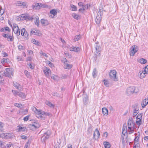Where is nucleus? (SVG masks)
Masks as SVG:
<instances>
[{
	"mask_svg": "<svg viewBox=\"0 0 148 148\" xmlns=\"http://www.w3.org/2000/svg\"><path fill=\"white\" fill-rule=\"evenodd\" d=\"M6 38H7V40L9 41H13L14 40L13 36H10L8 35Z\"/></svg>",
	"mask_w": 148,
	"mask_h": 148,
	"instance_id": "c756f323",
	"label": "nucleus"
},
{
	"mask_svg": "<svg viewBox=\"0 0 148 148\" xmlns=\"http://www.w3.org/2000/svg\"><path fill=\"white\" fill-rule=\"evenodd\" d=\"M92 131V126L91 124H90L88 128L87 132L89 133H91Z\"/></svg>",
	"mask_w": 148,
	"mask_h": 148,
	"instance_id": "4c0bfd02",
	"label": "nucleus"
},
{
	"mask_svg": "<svg viewBox=\"0 0 148 148\" xmlns=\"http://www.w3.org/2000/svg\"><path fill=\"white\" fill-rule=\"evenodd\" d=\"M102 113L104 115H107L108 114V109L106 108H102Z\"/></svg>",
	"mask_w": 148,
	"mask_h": 148,
	"instance_id": "393cba45",
	"label": "nucleus"
},
{
	"mask_svg": "<svg viewBox=\"0 0 148 148\" xmlns=\"http://www.w3.org/2000/svg\"><path fill=\"white\" fill-rule=\"evenodd\" d=\"M27 137L25 135H22L21 136V138L22 139L26 140L27 139Z\"/></svg>",
	"mask_w": 148,
	"mask_h": 148,
	"instance_id": "774afa93",
	"label": "nucleus"
},
{
	"mask_svg": "<svg viewBox=\"0 0 148 148\" xmlns=\"http://www.w3.org/2000/svg\"><path fill=\"white\" fill-rule=\"evenodd\" d=\"M72 16L75 19L77 20L78 19L79 16L78 15L75 13H73L72 14Z\"/></svg>",
	"mask_w": 148,
	"mask_h": 148,
	"instance_id": "3c124183",
	"label": "nucleus"
},
{
	"mask_svg": "<svg viewBox=\"0 0 148 148\" xmlns=\"http://www.w3.org/2000/svg\"><path fill=\"white\" fill-rule=\"evenodd\" d=\"M100 136V133L98 131V129H95L93 134V137L95 138V137L97 136V138H99Z\"/></svg>",
	"mask_w": 148,
	"mask_h": 148,
	"instance_id": "f3484780",
	"label": "nucleus"
},
{
	"mask_svg": "<svg viewBox=\"0 0 148 148\" xmlns=\"http://www.w3.org/2000/svg\"><path fill=\"white\" fill-rule=\"evenodd\" d=\"M46 112H45L44 111L40 110V115L38 116V117H40L42 119H43L44 117L43 116L45 115Z\"/></svg>",
	"mask_w": 148,
	"mask_h": 148,
	"instance_id": "f704fd0d",
	"label": "nucleus"
},
{
	"mask_svg": "<svg viewBox=\"0 0 148 148\" xmlns=\"http://www.w3.org/2000/svg\"><path fill=\"white\" fill-rule=\"evenodd\" d=\"M127 126L128 127V132L129 134H131L133 133L134 131V123L133 121V119L130 118L128 120L127 122Z\"/></svg>",
	"mask_w": 148,
	"mask_h": 148,
	"instance_id": "f257e3e1",
	"label": "nucleus"
},
{
	"mask_svg": "<svg viewBox=\"0 0 148 148\" xmlns=\"http://www.w3.org/2000/svg\"><path fill=\"white\" fill-rule=\"evenodd\" d=\"M133 108H134V112H137L138 111V110H139V109L137 107V106H134L133 107Z\"/></svg>",
	"mask_w": 148,
	"mask_h": 148,
	"instance_id": "5fc2aeb1",
	"label": "nucleus"
},
{
	"mask_svg": "<svg viewBox=\"0 0 148 148\" xmlns=\"http://www.w3.org/2000/svg\"><path fill=\"white\" fill-rule=\"evenodd\" d=\"M142 113L138 114L136 117V118L142 119Z\"/></svg>",
	"mask_w": 148,
	"mask_h": 148,
	"instance_id": "bf43d9fd",
	"label": "nucleus"
},
{
	"mask_svg": "<svg viewBox=\"0 0 148 148\" xmlns=\"http://www.w3.org/2000/svg\"><path fill=\"white\" fill-rule=\"evenodd\" d=\"M25 129L26 127H22L19 126H18L16 130L17 132H21L25 131Z\"/></svg>",
	"mask_w": 148,
	"mask_h": 148,
	"instance_id": "6ab92c4d",
	"label": "nucleus"
},
{
	"mask_svg": "<svg viewBox=\"0 0 148 148\" xmlns=\"http://www.w3.org/2000/svg\"><path fill=\"white\" fill-rule=\"evenodd\" d=\"M40 54H42L43 56H45L46 58H47L48 57V56L46 53H44L42 51H41Z\"/></svg>",
	"mask_w": 148,
	"mask_h": 148,
	"instance_id": "69168bd1",
	"label": "nucleus"
},
{
	"mask_svg": "<svg viewBox=\"0 0 148 148\" xmlns=\"http://www.w3.org/2000/svg\"><path fill=\"white\" fill-rule=\"evenodd\" d=\"M50 12V14H53L54 16L56 15L57 14L56 11L54 9H53L51 10Z\"/></svg>",
	"mask_w": 148,
	"mask_h": 148,
	"instance_id": "c03bdc74",
	"label": "nucleus"
},
{
	"mask_svg": "<svg viewBox=\"0 0 148 148\" xmlns=\"http://www.w3.org/2000/svg\"><path fill=\"white\" fill-rule=\"evenodd\" d=\"M40 127V125L39 123L36 122H34L32 124H29L28 125V127L32 130H34L39 128Z\"/></svg>",
	"mask_w": 148,
	"mask_h": 148,
	"instance_id": "423d86ee",
	"label": "nucleus"
},
{
	"mask_svg": "<svg viewBox=\"0 0 148 148\" xmlns=\"http://www.w3.org/2000/svg\"><path fill=\"white\" fill-rule=\"evenodd\" d=\"M138 50V47L135 45H133L130 48L131 51H130V56H133Z\"/></svg>",
	"mask_w": 148,
	"mask_h": 148,
	"instance_id": "0eeeda50",
	"label": "nucleus"
},
{
	"mask_svg": "<svg viewBox=\"0 0 148 148\" xmlns=\"http://www.w3.org/2000/svg\"><path fill=\"white\" fill-rule=\"evenodd\" d=\"M40 3H38L36 4L35 5H33V8L34 9H36L37 8L41 7V6H40V5H40Z\"/></svg>",
	"mask_w": 148,
	"mask_h": 148,
	"instance_id": "2f4dec72",
	"label": "nucleus"
},
{
	"mask_svg": "<svg viewBox=\"0 0 148 148\" xmlns=\"http://www.w3.org/2000/svg\"><path fill=\"white\" fill-rule=\"evenodd\" d=\"M127 124L126 123H124L123 125V129H122V132L123 133H127Z\"/></svg>",
	"mask_w": 148,
	"mask_h": 148,
	"instance_id": "a878e982",
	"label": "nucleus"
},
{
	"mask_svg": "<svg viewBox=\"0 0 148 148\" xmlns=\"http://www.w3.org/2000/svg\"><path fill=\"white\" fill-rule=\"evenodd\" d=\"M36 20L34 21V23L36 25H37L38 26L40 21L39 17L38 16L36 17Z\"/></svg>",
	"mask_w": 148,
	"mask_h": 148,
	"instance_id": "58836bf2",
	"label": "nucleus"
},
{
	"mask_svg": "<svg viewBox=\"0 0 148 148\" xmlns=\"http://www.w3.org/2000/svg\"><path fill=\"white\" fill-rule=\"evenodd\" d=\"M29 115H28V116L24 117L23 119V120H24V121H28V119H29Z\"/></svg>",
	"mask_w": 148,
	"mask_h": 148,
	"instance_id": "052dcab7",
	"label": "nucleus"
},
{
	"mask_svg": "<svg viewBox=\"0 0 148 148\" xmlns=\"http://www.w3.org/2000/svg\"><path fill=\"white\" fill-rule=\"evenodd\" d=\"M86 5H85L84 6H82V8H81L79 10V11L80 12L82 10L84 11L85 10V9H87L88 8V6H87V8H86Z\"/></svg>",
	"mask_w": 148,
	"mask_h": 148,
	"instance_id": "6e6d98bb",
	"label": "nucleus"
},
{
	"mask_svg": "<svg viewBox=\"0 0 148 148\" xmlns=\"http://www.w3.org/2000/svg\"><path fill=\"white\" fill-rule=\"evenodd\" d=\"M32 42L34 44H35L37 45H39L40 43L38 41H37L35 39H33L32 40Z\"/></svg>",
	"mask_w": 148,
	"mask_h": 148,
	"instance_id": "c9c22d12",
	"label": "nucleus"
},
{
	"mask_svg": "<svg viewBox=\"0 0 148 148\" xmlns=\"http://www.w3.org/2000/svg\"><path fill=\"white\" fill-rule=\"evenodd\" d=\"M12 30L14 33L17 36H18L20 34V29H19L18 27L15 28H12Z\"/></svg>",
	"mask_w": 148,
	"mask_h": 148,
	"instance_id": "dca6fc26",
	"label": "nucleus"
},
{
	"mask_svg": "<svg viewBox=\"0 0 148 148\" xmlns=\"http://www.w3.org/2000/svg\"><path fill=\"white\" fill-rule=\"evenodd\" d=\"M3 123L1 122L0 121V131L2 132L3 131Z\"/></svg>",
	"mask_w": 148,
	"mask_h": 148,
	"instance_id": "603ef678",
	"label": "nucleus"
},
{
	"mask_svg": "<svg viewBox=\"0 0 148 148\" xmlns=\"http://www.w3.org/2000/svg\"><path fill=\"white\" fill-rule=\"evenodd\" d=\"M71 7L72 9L71 10L72 11H76L77 10L76 6L73 5H71Z\"/></svg>",
	"mask_w": 148,
	"mask_h": 148,
	"instance_id": "864d4df0",
	"label": "nucleus"
},
{
	"mask_svg": "<svg viewBox=\"0 0 148 148\" xmlns=\"http://www.w3.org/2000/svg\"><path fill=\"white\" fill-rule=\"evenodd\" d=\"M39 116L40 115V110H37V111H36L35 112Z\"/></svg>",
	"mask_w": 148,
	"mask_h": 148,
	"instance_id": "0e129e2a",
	"label": "nucleus"
},
{
	"mask_svg": "<svg viewBox=\"0 0 148 148\" xmlns=\"http://www.w3.org/2000/svg\"><path fill=\"white\" fill-rule=\"evenodd\" d=\"M21 35L24 36L25 38H27L28 36V34L25 28H23L21 31Z\"/></svg>",
	"mask_w": 148,
	"mask_h": 148,
	"instance_id": "f8f14e48",
	"label": "nucleus"
},
{
	"mask_svg": "<svg viewBox=\"0 0 148 148\" xmlns=\"http://www.w3.org/2000/svg\"><path fill=\"white\" fill-rule=\"evenodd\" d=\"M27 110H21L19 111V113L21 114L25 115L27 114Z\"/></svg>",
	"mask_w": 148,
	"mask_h": 148,
	"instance_id": "c85d7f7f",
	"label": "nucleus"
},
{
	"mask_svg": "<svg viewBox=\"0 0 148 148\" xmlns=\"http://www.w3.org/2000/svg\"><path fill=\"white\" fill-rule=\"evenodd\" d=\"M97 72L96 68L94 69L92 73V75L94 78H95L97 76Z\"/></svg>",
	"mask_w": 148,
	"mask_h": 148,
	"instance_id": "72a5a7b5",
	"label": "nucleus"
},
{
	"mask_svg": "<svg viewBox=\"0 0 148 148\" xmlns=\"http://www.w3.org/2000/svg\"><path fill=\"white\" fill-rule=\"evenodd\" d=\"M73 66L72 64H69L68 63H66L64 64V68L66 69H71Z\"/></svg>",
	"mask_w": 148,
	"mask_h": 148,
	"instance_id": "412c9836",
	"label": "nucleus"
},
{
	"mask_svg": "<svg viewBox=\"0 0 148 148\" xmlns=\"http://www.w3.org/2000/svg\"><path fill=\"white\" fill-rule=\"evenodd\" d=\"M135 88L133 86H130L127 89V94L129 95H130L133 94L134 92H136L135 91Z\"/></svg>",
	"mask_w": 148,
	"mask_h": 148,
	"instance_id": "1a4fd4ad",
	"label": "nucleus"
},
{
	"mask_svg": "<svg viewBox=\"0 0 148 148\" xmlns=\"http://www.w3.org/2000/svg\"><path fill=\"white\" fill-rule=\"evenodd\" d=\"M43 72L47 77H48L49 76V73L51 72V71L48 68L45 67L43 70Z\"/></svg>",
	"mask_w": 148,
	"mask_h": 148,
	"instance_id": "4468645a",
	"label": "nucleus"
},
{
	"mask_svg": "<svg viewBox=\"0 0 148 148\" xmlns=\"http://www.w3.org/2000/svg\"><path fill=\"white\" fill-rule=\"evenodd\" d=\"M9 59L8 58H3L1 60V62L2 64H4L5 63H7L9 62Z\"/></svg>",
	"mask_w": 148,
	"mask_h": 148,
	"instance_id": "37998d69",
	"label": "nucleus"
},
{
	"mask_svg": "<svg viewBox=\"0 0 148 148\" xmlns=\"http://www.w3.org/2000/svg\"><path fill=\"white\" fill-rule=\"evenodd\" d=\"M95 48L97 52H99L101 51V47L99 45H97L96 46H95Z\"/></svg>",
	"mask_w": 148,
	"mask_h": 148,
	"instance_id": "a19ab883",
	"label": "nucleus"
},
{
	"mask_svg": "<svg viewBox=\"0 0 148 148\" xmlns=\"http://www.w3.org/2000/svg\"><path fill=\"white\" fill-rule=\"evenodd\" d=\"M103 144L105 148H110V143L108 142H105Z\"/></svg>",
	"mask_w": 148,
	"mask_h": 148,
	"instance_id": "7c9ffc66",
	"label": "nucleus"
},
{
	"mask_svg": "<svg viewBox=\"0 0 148 148\" xmlns=\"http://www.w3.org/2000/svg\"><path fill=\"white\" fill-rule=\"evenodd\" d=\"M134 134L135 135L136 137L134 140V143H136V142L137 143H139V141H138V140L139 137L140 136V135H137V134Z\"/></svg>",
	"mask_w": 148,
	"mask_h": 148,
	"instance_id": "bb28decb",
	"label": "nucleus"
},
{
	"mask_svg": "<svg viewBox=\"0 0 148 148\" xmlns=\"http://www.w3.org/2000/svg\"><path fill=\"white\" fill-rule=\"evenodd\" d=\"M20 17L21 18V19L23 20H32L34 19L33 16H29V15L28 14H22L20 16Z\"/></svg>",
	"mask_w": 148,
	"mask_h": 148,
	"instance_id": "20e7f679",
	"label": "nucleus"
},
{
	"mask_svg": "<svg viewBox=\"0 0 148 148\" xmlns=\"http://www.w3.org/2000/svg\"><path fill=\"white\" fill-rule=\"evenodd\" d=\"M116 72L115 70H111L109 73V76L110 79L114 81H117L118 80V78L116 76Z\"/></svg>",
	"mask_w": 148,
	"mask_h": 148,
	"instance_id": "f03ea898",
	"label": "nucleus"
},
{
	"mask_svg": "<svg viewBox=\"0 0 148 148\" xmlns=\"http://www.w3.org/2000/svg\"><path fill=\"white\" fill-rule=\"evenodd\" d=\"M2 135L3 138L6 139L11 138H12L13 136V134L11 133H3Z\"/></svg>",
	"mask_w": 148,
	"mask_h": 148,
	"instance_id": "9d476101",
	"label": "nucleus"
},
{
	"mask_svg": "<svg viewBox=\"0 0 148 148\" xmlns=\"http://www.w3.org/2000/svg\"><path fill=\"white\" fill-rule=\"evenodd\" d=\"M126 133L122 132V135L121 136V138L122 140V143L123 145H126V144L127 143H128V140L127 139V135L125 134Z\"/></svg>",
	"mask_w": 148,
	"mask_h": 148,
	"instance_id": "6e6552de",
	"label": "nucleus"
},
{
	"mask_svg": "<svg viewBox=\"0 0 148 148\" xmlns=\"http://www.w3.org/2000/svg\"><path fill=\"white\" fill-rule=\"evenodd\" d=\"M17 5L19 6H23L24 8L26 7L25 3V2L23 3L22 2L20 1H18L17 2Z\"/></svg>",
	"mask_w": 148,
	"mask_h": 148,
	"instance_id": "cd10ccee",
	"label": "nucleus"
},
{
	"mask_svg": "<svg viewBox=\"0 0 148 148\" xmlns=\"http://www.w3.org/2000/svg\"><path fill=\"white\" fill-rule=\"evenodd\" d=\"M143 72V71H140L139 72V73L140 74V78L143 79L146 76V74H147L145 72Z\"/></svg>",
	"mask_w": 148,
	"mask_h": 148,
	"instance_id": "5701e85b",
	"label": "nucleus"
},
{
	"mask_svg": "<svg viewBox=\"0 0 148 148\" xmlns=\"http://www.w3.org/2000/svg\"><path fill=\"white\" fill-rule=\"evenodd\" d=\"M148 102L146 99H145L142 101L141 103L142 107L143 108H144L145 106L148 104Z\"/></svg>",
	"mask_w": 148,
	"mask_h": 148,
	"instance_id": "b1692460",
	"label": "nucleus"
},
{
	"mask_svg": "<svg viewBox=\"0 0 148 148\" xmlns=\"http://www.w3.org/2000/svg\"><path fill=\"white\" fill-rule=\"evenodd\" d=\"M45 103L47 105L50 107H53V104L49 101H47Z\"/></svg>",
	"mask_w": 148,
	"mask_h": 148,
	"instance_id": "a18cd8bd",
	"label": "nucleus"
},
{
	"mask_svg": "<svg viewBox=\"0 0 148 148\" xmlns=\"http://www.w3.org/2000/svg\"><path fill=\"white\" fill-rule=\"evenodd\" d=\"M17 95L19 96L22 99H25L26 97V95L25 93L21 92L19 91Z\"/></svg>",
	"mask_w": 148,
	"mask_h": 148,
	"instance_id": "4be33fe9",
	"label": "nucleus"
},
{
	"mask_svg": "<svg viewBox=\"0 0 148 148\" xmlns=\"http://www.w3.org/2000/svg\"><path fill=\"white\" fill-rule=\"evenodd\" d=\"M14 106L18 108H20L22 106V104L21 103H15Z\"/></svg>",
	"mask_w": 148,
	"mask_h": 148,
	"instance_id": "4d7b16f0",
	"label": "nucleus"
},
{
	"mask_svg": "<svg viewBox=\"0 0 148 148\" xmlns=\"http://www.w3.org/2000/svg\"><path fill=\"white\" fill-rule=\"evenodd\" d=\"M69 50L71 51H74L75 52H78L80 51V49L78 47H73L69 48Z\"/></svg>",
	"mask_w": 148,
	"mask_h": 148,
	"instance_id": "a211bd4d",
	"label": "nucleus"
},
{
	"mask_svg": "<svg viewBox=\"0 0 148 148\" xmlns=\"http://www.w3.org/2000/svg\"><path fill=\"white\" fill-rule=\"evenodd\" d=\"M139 143H137L136 142L134 143L133 148H139Z\"/></svg>",
	"mask_w": 148,
	"mask_h": 148,
	"instance_id": "8fccbe9b",
	"label": "nucleus"
},
{
	"mask_svg": "<svg viewBox=\"0 0 148 148\" xmlns=\"http://www.w3.org/2000/svg\"><path fill=\"white\" fill-rule=\"evenodd\" d=\"M101 20V15L100 14H97L96 18V23L97 24L100 23Z\"/></svg>",
	"mask_w": 148,
	"mask_h": 148,
	"instance_id": "2eb2a0df",
	"label": "nucleus"
},
{
	"mask_svg": "<svg viewBox=\"0 0 148 148\" xmlns=\"http://www.w3.org/2000/svg\"><path fill=\"white\" fill-rule=\"evenodd\" d=\"M30 34V35L34 34L38 36H40L41 35V34L39 31L37 30L34 29L31 30Z\"/></svg>",
	"mask_w": 148,
	"mask_h": 148,
	"instance_id": "9b49d317",
	"label": "nucleus"
},
{
	"mask_svg": "<svg viewBox=\"0 0 148 148\" xmlns=\"http://www.w3.org/2000/svg\"><path fill=\"white\" fill-rule=\"evenodd\" d=\"M27 65L29 66V67H30L31 69H33L34 68V66H32V65L30 63H27Z\"/></svg>",
	"mask_w": 148,
	"mask_h": 148,
	"instance_id": "338daca9",
	"label": "nucleus"
},
{
	"mask_svg": "<svg viewBox=\"0 0 148 148\" xmlns=\"http://www.w3.org/2000/svg\"><path fill=\"white\" fill-rule=\"evenodd\" d=\"M19 92L18 91H16L15 90H12V92L14 94L15 96H16L18 95V92Z\"/></svg>",
	"mask_w": 148,
	"mask_h": 148,
	"instance_id": "13d9d810",
	"label": "nucleus"
},
{
	"mask_svg": "<svg viewBox=\"0 0 148 148\" xmlns=\"http://www.w3.org/2000/svg\"><path fill=\"white\" fill-rule=\"evenodd\" d=\"M83 103L84 105H86L88 103V99L87 96L84 97L83 98Z\"/></svg>",
	"mask_w": 148,
	"mask_h": 148,
	"instance_id": "ea45409f",
	"label": "nucleus"
},
{
	"mask_svg": "<svg viewBox=\"0 0 148 148\" xmlns=\"http://www.w3.org/2000/svg\"><path fill=\"white\" fill-rule=\"evenodd\" d=\"M51 131L49 130H47L45 133L43 135L41 138V140L42 142H44L45 141L49 138L51 134Z\"/></svg>",
	"mask_w": 148,
	"mask_h": 148,
	"instance_id": "39448f33",
	"label": "nucleus"
},
{
	"mask_svg": "<svg viewBox=\"0 0 148 148\" xmlns=\"http://www.w3.org/2000/svg\"><path fill=\"white\" fill-rule=\"evenodd\" d=\"M139 62L141 64H145L147 62V60L145 59L141 58L139 60Z\"/></svg>",
	"mask_w": 148,
	"mask_h": 148,
	"instance_id": "473e14b6",
	"label": "nucleus"
},
{
	"mask_svg": "<svg viewBox=\"0 0 148 148\" xmlns=\"http://www.w3.org/2000/svg\"><path fill=\"white\" fill-rule=\"evenodd\" d=\"M24 47L22 45H20L18 46V49L20 50L24 49Z\"/></svg>",
	"mask_w": 148,
	"mask_h": 148,
	"instance_id": "680f3d73",
	"label": "nucleus"
},
{
	"mask_svg": "<svg viewBox=\"0 0 148 148\" xmlns=\"http://www.w3.org/2000/svg\"><path fill=\"white\" fill-rule=\"evenodd\" d=\"M13 85L15 87L16 89L20 90H21L22 89V87L21 85L16 82H13Z\"/></svg>",
	"mask_w": 148,
	"mask_h": 148,
	"instance_id": "ddd939ff",
	"label": "nucleus"
},
{
	"mask_svg": "<svg viewBox=\"0 0 148 148\" xmlns=\"http://www.w3.org/2000/svg\"><path fill=\"white\" fill-rule=\"evenodd\" d=\"M4 28L5 31H7L10 32L11 30L10 29H9V27H4Z\"/></svg>",
	"mask_w": 148,
	"mask_h": 148,
	"instance_id": "e2e57ef3",
	"label": "nucleus"
},
{
	"mask_svg": "<svg viewBox=\"0 0 148 148\" xmlns=\"http://www.w3.org/2000/svg\"><path fill=\"white\" fill-rule=\"evenodd\" d=\"M5 71L2 74L3 75L8 77H10L11 75H13V72L12 69L7 68L6 69Z\"/></svg>",
	"mask_w": 148,
	"mask_h": 148,
	"instance_id": "7ed1b4c3",
	"label": "nucleus"
},
{
	"mask_svg": "<svg viewBox=\"0 0 148 148\" xmlns=\"http://www.w3.org/2000/svg\"><path fill=\"white\" fill-rule=\"evenodd\" d=\"M141 121H142V119L136 118V123L138 125L140 126L141 125Z\"/></svg>",
	"mask_w": 148,
	"mask_h": 148,
	"instance_id": "e433bc0d",
	"label": "nucleus"
},
{
	"mask_svg": "<svg viewBox=\"0 0 148 148\" xmlns=\"http://www.w3.org/2000/svg\"><path fill=\"white\" fill-rule=\"evenodd\" d=\"M80 38V35H79L77 36H75L74 38V41L75 42L79 40Z\"/></svg>",
	"mask_w": 148,
	"mask_h": 148,
	"instance_id": "de8ad7c7",
	"label": "nucleus"
},
{
	"mask_svg": "<svg viewBox=\"0 0 148 148\" xmlns=\"http://www.w3.org/2000/svg\"><path fill=\"white\" fill-rule=\"evenodd\" d=\"M41 23L44 26H46L49 24V21L47 20L42 19L40 20Z\"/></svg>",
	"mask_w": 148,
	"mask_h": 148,
	"instance_id": "aec40b11",
	"label": "nucleus"
},
{
	"mask_svg": "<svg viewBox=\"0 0 148 148\" xmlns=\"http://www.w3.org/2000/svg\"><path fill=\"white\" fill-rule=\"evenodd\" d=\"M143 72L145 73L146 74L148 73V65L145 66L143 68Z\"/></svg>",
	"mask_w": 148,
	"mask_h": 148,
	"instance_id": "09e8293b",
	"label": "nucleus"
},
{
	"mask_svg": "<svg viewBox=\"0 0 148 148\" xmlns=\"http://www.w3.org/2000/svg\"><path fill=\"white\" fill-rule=\"evenodd\" d=\"M103 82L104 83V85L106 87H108L109 86V83L108 81L107 80H106L105 79H104Z\"/></svg>",
	"mask_w": 148,
	"mask_h": 148,
	"instance_id": "79ce46f5",
	"label": "nucleus"
},
{
	"mask_svg": "<svg viewBox=\"0 0 148 148\" xmlns=\"http://www.w3.org/2000/svg\"><path fill=\"white\" fill-rule=\"evenodd\" d=\"M24 73L27 77L29 78L31 77V75L27 71L25 70L24 71Z\"/></svg>",
	"mask_w": 148,
	"mask_h": 148,
	"instance_id": "49530a36",
	"label": "nucleus"
}]
</instances>
